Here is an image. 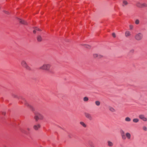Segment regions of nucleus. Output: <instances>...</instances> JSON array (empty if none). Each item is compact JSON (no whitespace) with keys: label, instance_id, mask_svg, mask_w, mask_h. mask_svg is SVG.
Returning <instances> with one entry per match:
<instances>
[{"label":"nucleus","instance_id":"f257e3e1","mask_svg":"<svg viewBox=\"0 0 147 147\" xmlns=\"http://www.w3.org/2000/svg\"><path fill=\"white\" fill-rule=\"evenodd\" d=\"M51 66V65L50 64H44L39 67V69L42 70L48 71L49 70Z\"/></svg>","mask_w":147,"mask_h":147},{"label":"nucleus","instance_id":"f03ea898","mask_svg":"<svg viewBox=\"0 0 147 147\" xmlns=\"http://www.w3.org/2000/svg\"><path fill=\"white\" fill-rule=\"evenodd\" d=\"M21 64L22 67L28 70H30L31 69L30 67L28 65L26 61L24 60H22L21 62Z\"/></svg>","mask_w":147,"mask_h":147},{"label":"nucleus","instance_id":"7ed1b4c3","mask_svg":"<svg viewBox=\"0 0 147 147\" xmlns=\"http://www.w3.org/2000/svg\"><path fill=\"white\" fill-rule=\"evenodd\" d=\"M134 38L136 40L140 41L143 38V34L141 33H137L135 35Z\"/></svg>","mask_w":147,"mask_h":147},{"label":"nucleus","instance_id":"20e7f679","mask_svg":"<svg viewBox=\"0 0 147 147\" xmlns=\"http://www.w3.org/2000/svg\"><path fill=\"white\" fill-rule=\"evenodd\" d=\"M43 116L40 113L36 114L34 117V119L36 121H38L39 119L42 120L43 119Z\"/></svg>","mask_w":147,"mask_h":147},{"label":"nucleus","instance_id":"39448f33","mask_svg":"<svg viewBox=\"0 0 147 147\" xmlns=\"http://www.w3.org/2000/svg\"><path fill=\"white\" fill-rule=\"evenodd\" d=\"M139 118L144 121H147V118L143 114H140L138 116Z\"/></svg>","mask_w":147,"mask_h":147},{"label":"nucleus","instance_id":"423d86ee","mask_svg":"<svg viewBox=\"0 0 147 147\" xmlns=\"http://www.w3.org/2000/svg\"><path fill=\"white\" fill-rule=\"evenodd\" d=\"M84 115L85 117L89 120H92V117L90 114L87 113H84Z\"/></svg>","mask_w":147,"mask_h":147},{"label":"nucleus","instance_id":"0eeeda50","mask_svg":"<svg viewBox=\"0 0 147 147\" xmlns=\"http://www.w3.org/2000/svg\"><path fill=\"white\" fill-rule=\"evenodd\" d=\"M93 57L94 58H101L103 57V56L98 54L95 53L93 55Z\"/></svg>","mask_w":147,"mask_h":147},{"label":"nucleus","instance_id":"6e6552de","mask_svg":"<svg viewBox=\"0 0 147 147\" xmlns=\"http://www.w3.org/2000/svg\"><path fill=\"white\" fill-rule=\"evenodd\" d=\"M40 127V125L39 124H37L33 126V128L35 130H37Z\"/></svg>","mask_w":147,"mask_h":147},{"label":"nucleus","instance_id":"1a4fd4ad","mask_svg":"<svg viewBox=\"0 0 147 147\" xmlns=\"http://www.w3.org/2000/svg\"><path fill=\"white\" fill-rule=\"evenodd\" d=\"M18 20L20 22V23L23 24H25V25L27 24H28L27 23L25 20H22L21 19H20L19 18H18Z\"/></svg>","mask_w":147,"mask_h":147},{"label":"nucleus","instance_id":"9d476101","mask_svg":"<svg viewBox=\"0 0 147 147\" xmlns=\"http://www.w3.org/2000/svg\"><path fill=\"white\" fill-rule=\"evenodd\" d=\"M131 35V32L128 30H127L125 31V37H127L130 36Z\"/></svg>","mask_w":147,"mask_h":147},{"label":"nucleus","instance_id":"9b49d317","mask_svg":"<svg viewBox=\"0 0 147 147\" xmlns=\"http://www.w3.org/2000/svg\"><path fill=\"white\" fill-rule=\"evenodd\" d=\"M107 143V145L108 146L111 147L113 146L114 144L110 140L108 141Z\"/></svg>","mask_w":147,"mask_h":147},{"label":"nucleus","instance_id":"f8f14e48","mask_svg":"<svg viewBox=\"0 0 147 147\" xmlns=\"http://www.w3.org/2000/svg\"><path fill=\"white\" fill-rule=\"evenodd\" d=\"M125 136L127 139L129 140L131 138V134L129 132H127L125 133Z\"/></svg>","mask_w":147,"mask_h":147},{"label":"nucleus","instance_id":"ddd939ff","mask_svg":"<svg viewBox=\"0 0 147 147\" xmlns=\"http://www.w3.org/2000/svg\"><path fill=\"white\" fill-rule=\"evenodd\" d=\"M25 105L28 107H29L31 110H32V111H34V108L30 105L28 103H27V102H26L25 103Z\"/></svg>","mask_w":147,"mask_h":147},{"label":"nucleus","instance_id":"4468645a","mask_svg":"<svg viewBox=\"0 0 147 147\" xmlns=\"http://www.w3.org/2000/svg\"><path fill=\"white\" fill-rule=\"evenodd\" d=\"M142 3L140 2H138L136 3V6L142 8Z\"/></svg>","mask_w":147,"mask_h":147},{"label":"nucleus","instance_id":"2eb2a0df","mask_svg":"<svg viewBox=\"0 0 147 147\" xmlns=\"http://www.w3.org/2000/svg\"><path fill=\"white\" fill-rule=\"evenodd\" d=\"M80 124L84 127H86L87 126L83 122L81 121L80 123Z\"/></svg>","mask_w":147,"mask_h":147},{"label":"nucleus","instance_id":"dca6fc26","mask_svg":"<svg viewBox=\"0 0 147 147\" xmlns=\"http://www.w3.org/2000/svg\"><path fill=\"white\" fill-rule=\"evenodd\" d=\"M41 31V30L38 28L35 27L34 28L33 32L35 34L36 33V31Z\"/></svg>","mask_w":147,"mask_h":147},{"label":"nucleus","instance_id":"f3484780","mask_svg":"<svg viewBox=\"0 0 147 147\" xmlns=\"http://www.w3.org/2000/svg\"><path fill=\"white\" fill-rule=\"evenodd\" d=\"M128 4L127 2L125 0H123V4L122 5L123 6H124L127 5Z\"/></svg>","mask_w":147,"mask_h":147},{"label":"nucleus","instance_id":"a211bd4d","mask_svg":"<svg viewBox=\"0 0 147 147\" xmlns=\"http://www.w3.org/2000/svg\"><path fill=\"white\" fill-rule=\"evenodd\" d=\"M83 100L84 102H87L89 100V98L88 97L86 96L84 97Z\"/></svg>","mask_w":147,"mask_h":147},{"label":"nucleus","instance_id":"6ab92c4d","mask_svg":"<svg viewBox=\"0 0 147 147\" xmlns=\"http://www.w3.org/2000/svg\"><path fill=\"white\" fill-rule=\"evenodd\" d=\"M95 104L96 105L99 106L100 105V102L99 101H96L95 102Z\"/></svg>","mask_w":147,"mask_h":147},{"label":"nucleus","instance_id":"aec40b11","mask_svg":"<svg viewBox=\"0 0 147 147\" xmlns=\"http://www.w3.org/2000/svg\"><path fill=\"white\" fill-rule=\"evenodd\" d=\"M37 40L38 41L40 42V41H41V40H42V38L41 36L40 35L38 36H37Z\"/></svg>","mask_w":147,"mask_h":147},{"label":"nucleus","instance_id":"412c9836","mask_svg":"<svg viewBox=\"0 0 147 147\" xmlns=\"http://www.w3.org/2000/svg\"><path fill=\"white\" fill-rule=\"evenodd\" d=\"M125 121H126L129 122L131 121V119L129 117H127L125 118Z\"/></svg>","mask_w":147,"mask_h":147},{"label":"nucleus","instance_id":"4be33fe9","mask_svg":"<svg viewBox=\"0 0 147 147\" xmlns=\"http://www.w3.org/2000/svg\"><path fill=\"white\" fill-rule=\"evenodd\" d=\"M133 121L134 123H136L139 122V119L138 118H135L133 119Z\"/></svg>","mask_w":147,"mask_h":147},{"label":"nucleus","instance_id":"5701e85b","mask_svg":"<svg viewBox=\"0 0 147 147\" xmlns=\"http://www.w3.org/2000/svg\"><path fill=\"white\" fill-rule=\"evenodd\" d=\"M109 109V110L112 112H114L115 111V110L112 107H110Z\"/></svg>","mask_w":147,"mask_h":147},{"label":"nucleus","instance_id":"b1692460","mask_svg":"<svg viewBox=\"0 0 147 147\" xmlns=\"http://www.w3.org/2000/svg\"><path fill=\"white\" fill-rule=\"evenodd\" d=\"M147 7V4L145 3H142V8Z\"/></svg>","mask_w":147,"mask_h":147},{"label":"nucleus","instance_id":"393cba45","mask_svg":"<svg viewBox=\"0 0 147 147\" xmlns=\"http://www.w3.org/2000/svg\"><path fill=\"white\" fill-rule=\"evenodd\" d=\"M142 129L144 131H147V127L145 126H144L142 127Z\"/></svg>","mask_w":147,"mask_h":147},{"label":"nucleus","instance_id":"a878e982","mask_svg":"<svg viewBox=\"0 0 147 147\" xmlns=\"http://www.w3.org/2000/svg\"><path fill=\"white\" fill-rule=\"evenodd\" d=\"M139 23H140V21L138 20L137 19L136 20L135 22V23L136 24H139Z\"/></svg>","mask_w":147,"mask_h":147},{"label":"nucleus","instance_id":"bb28decb","mask_svg":"<svg viewBox=\"0 0 147 147\" xmlns=\"http://www.w3.org/2000/svg\"><path fill=\"white\" fill-rule=\"evenodd\" d=\"M129 27L130 30H131L133 29V26L132 25H130L129 26Z\"/></svg>","mask_w":147,"mask_h":147},{"label":"nucleus","instance_id":"cd10ccee","mask_svg":"<svg viewBox=\"0 0 147 147\" xmlns=\"http://www.w3.org/2000/svg\"><path fill=\"white\" fill-rule=\"evenodd\" d=\"M121 137L122 138L123 140H125L126 139V138L125 137V135L124 134H121Z\"/></svg>","mask_w":147,"mask_h":147},{"label":"nucleus","instance_id":"c85d7f7f","mask_svg":"<svg viewBox=\"0 0 147 147\" xmlns=\"http://www.w3.org/2000/svg\"><path fill=\"white\" fill-rule=\"evenodd\" d=\"M86 47L88 49H90L91 48V46L88 45H85Z\"/></svg>","mask_w":147,"mask_h":147},{"label":"nucleus","instance_id":"c756f323","mask_svg":"<svg viewBox=\"0 0 147 147\" xmlns=\"http://www.w3.org/2000/svg\"><path fill=\"white\" fill-rule=\"evenodd\" d=\"M112 35L114 38L116 37V35L115 33H113L112 34Z\"/></svg>","mask_w":147,"mask_h":147},{"label":"nucleus","instance_id":"7c9ffc66","mask_svg":"<svg viewBox=\"0 0 147 147\" xmlns=\"http://www.w3.org/2000/svg\"><path fill=\"white\" fill-rule=\"evenodd\" d=\"M132 53H133L134 52V50H132L130 51Z\"/></svg>","mask_w":147,"mask_h":147},{"label":"nucleus","instance_id":"2f4dec72","mask_svg":"<svg viewBox=\"0 0 147 147\" xmlns=\"http://www.w3.org/2000/svg\"><path fill=\"white\" fill-rule=\"evenodd\" d=\"M27 130L28 131H30V129L29 128H28L27 129Z\"/></svg>","mask_w":147,"mask_h":147},{"label":"nucleus","instance_id":"473e14b6","mask_svg":"<svg viewBox=\"0 0 147 147\" xmlns=\"http://www.w3.org/2000/svg\"><path fill=\"white\" fill-rule=\"evenodd\" d=\"M2 114L3 115H5V112H3L2 113Z\"/></svg>","mask_w":147,"mask_h":147},{"label":"nucleus","instance_id":"72a5a7b5","mask_svg":"<svg viewBox=\"0 0 147 147\" xmlns=\"http://www.w3.org/2000/svg\"><path fill=\"white\" fill-rule=\"evenodd\" d=\"M123 131V133H124V132L123 131Z\"/></svg>","mask_w":147,"mask_h":147},{"label":"nucleus","instance_id":"f704fd0d","mask_svg":"<svg viewBox=\"0 0 147 147\" xmlns=\"http://www.w3.org/2000/svg\"><path fill=\"white\" fill-rule=\"evenodd\" d=\"M40 147H42V146H40Z\"/></svg>","mask_w":147,"mask_h":147}]
</instances>
